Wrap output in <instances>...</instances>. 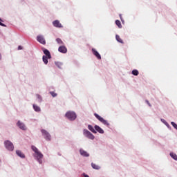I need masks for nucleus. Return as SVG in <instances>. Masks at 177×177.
Segmentation results:
<instances>
[{"label":"nucleus","mask_w":177,"mask_h":177,"mask_svg":"<svg viewBox=\"0 0 177 177\" xmlns=\"http://www.w3.org/2000/svg\"><path fill=\"white\" fill-rule=\"evenodd\" d=\"M23 49V47L21 46H18V50H22Z\"/></svg>","instance_id":"c85d7f7f"},{"label":"nucleus","mask_w":177,"mask_h":177,"mask_svg":"<svg viewBox=\"0 0 177 177\" xmlns=\"http://www.w3.org/2000/svg\"><path fill=\"white\" fill-rule=\"evenodd\" d=\"M80 153L84 157H89V154L84 149H80Z\"/></svg>","instance_id":"f8f14e48"},{"label":"nucleus","mask_w":177,"mask_h":177,"mask_svg":"<svg viewBox=\"0 0 177 177\" xmlns=\"http://www.w3.org/2000/svg\"><path fill=\"white\" fill-rule=\"evenodd\" d=\"M56 41L59 45H64V41L60 38H57Z\"/></svg>","instance_id":"5701e85b"},{"label":"nucleus","mask_w":177,"mask_h":177,"mask_svg":"<svg viewBox=\"0 0 177 177\" xmlns=\"http://www.w3.org/2000/svg\"><path fill=\"white\" fill-rule=\"evenodd\" d=\"M31 149L35 152V157L37 158L39 163L42 164V159L44 158L43 153H41V152H39L38 148H37V147H35V145H32Z\"/></svg>","instance_id":"f257e3e1"},{"label":"nucleus","mask_w":177,"mask_h":177,"mask_svg":"<svg viewBox=\"0 0 177 177\" xmlns=\"http://www.w3.org/2000/svg\"><path fill=\"white\" fill-rule=\"evenodd\" d=\"M41 132L44 136V138H46V140L50 141L51 140V136L49 134L48 132L46 131V130H41Z\"/></svg>","instance_id":"39448f33"},{"label":"nucleus","mask_w":177,"mask_h":177,"mask_svg":"<svg viewBox=\"0 0 177 177\" xmlns=\"http://www.w3.org/2000/svg\"><path fill=\"white\" fill-rule=\"evenodd\" d=\"M16 154L20 157L21 158H25L26 156L24 155V153H23V152H21V151H16Z\"/></svg>","instance_id":"4468645a"},{"label":"nucleus","mask_w":177,"mask_h":177,"mask_svg":"<svg viewBox=\"0 0 177 177\" xmlns=\"http://www.w3.org/2000/svg\"><path fill=\"white\" fill-rule=\"evenodd\" d=\"M84 177H89V176H88V175L84 174Z\"/></svg>","instance_id":"473e14b6"},{"label":"nucleus","mask_w":177,"mask_h":177,"mask_svg":"<svg viewBox=\"0 0 177 177\" xmlns=\"http://www.w3.org/2000/svg\"><path fill=\"white\" fill-rule=\"evenodd\" d=\"M171 124L174 127V128L177 130V124H176V123H175V122H171Z\"/></svg>","instance_id":"bb28decb"},{"label":"nucleus","mask_w":177,"mask_h":177,"mask_svg":"<svg viewBox=\"0 0 177 177\" xmlns=\"http://www.w3.org/2000/svg\"><path fill=\"white\" fill-rule=\"evenodd\" d=\"M66 117L69 120L74 121L77 118V114L75 111H68L66 113Z\"/></svg>","instance_id":"f03ea898"},{"label":"nucleus","mask_w":177,"mask_h":177,"mask_svg":"<svg viewBox=\"0 0 177 177\" xmlns=\"http://www.w3.org/2000/svg\"><path fill=\"white\" fill-rule=\"evenodd\" d=\"M53 25L55 28H61L63 27L62 24L60 23L59 20H55L53 22Z\"/></svg>","instance_id":"9b49d317"},{"label":"nucleus","mask_w":177,"mask_h":177,"mask_svg":"<svg viewBox=\"0 0 177 177\" xmlns=\"http://www.w3.org/2000/svg\"><path fill=\"white\" fill-rule=\"evenodd\" d=\"M95 129L100 133H104V131L100 126H95Z\"/></svg>","instance_id":"2eb2a0df"},{"label":"nucleus","mask_w":177,"mask_h":177,"mask_svg":"<svg viewBox=\"0 0 177 177\" xmlns=\"http://www.w3.org/2000/svg\"><path fill=\"white\" fill-rule=\"evenodd\" d=\"M1 21H3V20L0 18V26L2 27H6V25L1 23Z\"/></svg>","instance_id":"cd10ccee"},{"label":"nucleus","mask_w":177,"mask_h":177,"mask_svg":"<svg viewBox=\"0 0 177 177\" xmlns=\"http://www.w3.org/2000/svg\"><path fill=\"white\" fill-rule=\"evenodd\" d=\"M48 57L47 56L43 55L42 59H43L44 63L46 65H47L48 63Z\"/></svg>","instance_id":"f3484780"},{"label":"nucleus","mask_w":177,"mask_h":177,"mask_svg":"<svg viewBox=\"0 0 177 177\" xmlns=\"http://www.w3.org/2000/svg\"><path fill=\"white\" fill-rule=\"evenodd\" d=\"M119 16H120V18L121 21H123V19H122V14H120V15H119Z\"/></svg>","instance_id":"c756f323"},{"label":"nucleus","mask_w":177,"mask_h":177,"mask_svg":"<svg viewBox=\"0 0 177 177\" xmlns=\"http://www.w3.org/2000/svg\"><path fill=\"white\" fill-rule=\"evenodd\" d=\"M115 24H116V26H118V27L119 28H122V25L121 21L120 20H116L115 21Z\"/></svg>","instance_id":"4be33fe9"},{"label":"nucleus","mask_w":177,"mask_h":177,"mask_svg":"<svg viewBox=\"0 0 177 177\" xmlns=\"http://www.w3.org/2000/svg\"><path fill=\"white\" fill-rule=\"evenodd\" d=\"M58 51L62 54H66L68 52V48L65 46H60L58 48Z\"/></svg>","instance_id":"6e6552de"},{"label":"nucleus","mask_w":177,"mask_h":177,"mask_svg":"<svg viewBox=\"0 0 177 177\" xmlns=\"http://www.w3.org/2000/svg\"><path fill=\"white\" fill-rule=\"evenodd\" d=\"M91 167L93 169H97V170H99L101 168L100 166H98V165H95V163H91Z\"/></svg>","instance_id":"a211bd4d"},{"label":"nucleus","mask_w":177,"mask_h":177,"mask_svg":"<svg viewBox=\"0 0 177 177\" xmlns=\"http://www.w3.org/2000/svg\"><path fill=\"white\" fill-rule=\"evenodd\" d=\"M44 53L48 57V59H51L52 58L50 53L48 49H44Z\"/></svg>","instance_id":"ddd939ff"},{"label":"nucleus","mask_w":177,"mask_h":177,"mask_svg":"<svg viewBox=\"0 0 177 177\" xmlns=\"http://www.w3.org/2000/svg\"><path fill=\"white\" fill-rule=\"evenodd\" d=\"M2 56L1 54H0V60H1Z\"/></svg>","instance_id":"72a5a7b5"},{"label":"nucleus","mask_w":177,"mask_h":177,"mask_svg":"<svg viewBox=\"0 0 177 177\" xmlns=\"http://www.w3.org/2000/svg\"><path fill=\"white\" fill-rule=\"evenodd\" d=\"M94 115L100 122H102L104 125L109 126V122H107V120H105V119H104V118H102V116H100L98 113H95Z\"/></svg>","instance_id":"20e7f679"},{"label":"nucleus","mask_w":177,"mask_h":177,"mask_svg":"<svg viewBox=\"0 0 177 177\" xmlns=\"http://www.w3.org/2000/svg\"><path fill=\"white\" fill-rule=\"evenodd\" d=\"M92 53L93 54V55H95L97 59H102V56L99 53V52L95 49V48H92Z\"/></svg>","instance_id":"1a4fd4ad"},{"label":"nucleus","mask_w":177,"mask_h":177,"mask_svg":"<svg viewBox=\"0 0 177 177\" xmlns=\"http://www.w3.org/2000/svg\"><path fill=\"white\" fill-rule=\"evenodd\" d=\"M33 109L36 112H40L41 111V108L36 105V104H33Z\"/></svg>","instance_id":"6ab92c4d"},{"label":"nucleus","mask_w":177,"mask_h":177,"mask_svg":"<svg viewBox=\"0 0 177 177\" xmlns=\"http://www.w3.org/2000/svg\"><path fill=\"white\" fill-rule=\"evenodd\" d=\"M49 93L52 95L53 97H56L57 96V93L55 91H50Z\"/></svg>","instance_id":"393cba45"},{"label":"nucleus","mask_w":177,"mask_h":177,"mask_svg":"<svg viewBox=\"0 0 177 177\" xmlns=\"http://www.w3.org/2000/svg\"><path fill=\"white\" fill-rule=\"evenodd\" d=\"M37 41L43 45H46V44L45 38L42 35L37 36Z\"/></svg>","instance_id":"0eeeda50"},{"label":"nucleus","mask_w":177,"mask_h":177,"mask_svg":"<svg viewBox=\"0 0 177 177\" xmlns=\"http://www.w3.org/2000/svg\"><path fill=\"white\" fill-rule=\"evenodd\" d=\"M84 135L88 139H91V140L95 139V136H93V134H92L91 131H88V130H84Z\"/></svg>","instance_id":"423d86ee"},{"label":"nucleus","mask_w":177,"mask_h":177,"mask_svg":"<svg viewBox=\"0 0 177 177\" xmlns=\"http://www.w3.org/2000/svg\"><path fill=\"white\" fill-rule=\"evenodd\" d=\"M88 130H90L92 133H97V131L95 130L94 127H93L92 126H91V124H88Z\"/></svg>","instance_id":"aec40b11"},{"label":"nucleus","mask_w":177,"mask_h":177,"mask_svg":"<svg viewBox=\"0 0 177 177\" xmlns=\"http://www.w3.org/2000/svg\"><path fill=\"white\" fill-rule=\"evenodd\" d=\"M115 39L117 41H118L119 43L124 44V41L122 40V39L120 37L119 35H115Z\"/></svg>","instance_id":"dca6fc26"},{"label":"nucleus","mask_w":177,"mask_h":177,"mask_svg":"<svg viewBox=\"0 0 177 177\" xmlns=\"http://www.w3.org/2000/svg\"><path fill=\"white\" fill-rule=\"evenodd\" d=\"M170 156L175 160L176 161H177V154L176 153H174V152H170Z\"/></svg>","instance_id":"412c9836"},{"label":"nucleus","mask_w":177,"mask_h":177,"mask_svg":"<svg viewBox=\"0 0 177 177\" xmlns=\"http://www.w3.org/2000/svg\"><path fill=\"white\" fill-rule=\"evenodd\" d=\"M55 65L59 68H62V66H63V64L61 62H56Z\"/></svg>","instance_id":"a878e982"},{"label":"nucleus","mask_w":177,"mask_h":177,"mask_svg":"<svg viewBox=\"0 0 177 177\" xmlns=\"http://www.w3.org/2000/svg\"><path fill=\"white\" fill-rule=\"evenodd\" d=\"M132 74L135 76H138L139 75V71L137 69H134L132 71Z\"/></svg>","instance_id":"b1692460"},{"label":"nucleus","mask_w":177,"mask_h":177,"mask_svg":"<svg viewBox=\"0 0 177 177\" xmlns=\"http://www.w3.org/2000/svg\"><path fill=\"white\" fill-rule=\"evenodd\" d=\"M37 97L38 98H41V96H40L39 95H37Z\"/></svg>","instance_id":"2f4dec72"},{"label":"nucleus","mask_w":177,"mask_h":177,"mask_svg":"<svg viewBox=\"0 0 177 177\" xmlns=\"http://www.w3.org/2000/svg\"><path fill=\"white\" fill-rule=\"evenodd\" d=\"M4 145L6 149L8 151H12L15 149L14 145L12 144V142H11V141H4Z\"/></svg>","instance_id":"7ed1b4c3"},{"label":"nucleus","mask_w":177,"mask_h":177,"mask_svg":"<svg viewBox=\"0 0 177 177\" xmlns=\"http://www.w3.org/2000/svg\"><path fill=\"white\" fill-rule=\"evenodd\" d=\"M146 102L148 104V105H149V106H151V104H150V102H149V100H146Z\"/></svg>","instance_id":"7c9ffc66"},{"label":"nucleus","mask_w":177,"mask_h":177,"mask_svg":"<svg viewBox=\"0 0 177 177\" xmlns=\"http://www.w3.org/2000/svg\"><path fill=\"white\" fill-rule=\"evenodd\" d=\"M17 127H18L20 129H21V130H23V131H25V130L27 129V127H26V124H24V123H21V122H20V120H19V121L17 122Z\"/></svg>","instance_id":"9d476101"}]
</instances>
